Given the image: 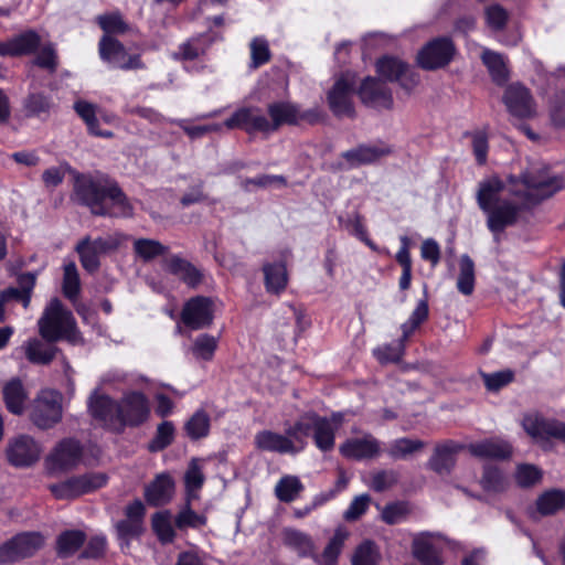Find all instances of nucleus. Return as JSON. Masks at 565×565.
I'll use <instances>...</instances> for the list:
<instances>
[{
	"label": "nucleus",
	"instance_id": "f257e3e1",
	"mask_svg": "<svg viewBox=\"0 0 565 565\" xmlns=\"http://www.w3.org/2000/svg\"><path fill=\"white\" fill-rule=\"evenodd\" d=\"M73 200L87 206L92 214L128 217L132 207L116 181L102 173L73 172Z\"/></svg>",
	"mask_w": 565,
	"mask_h": 565
},
{
	"label": "nucleus",
	"instance_id": "f03ea898",
	"mask_svg": "<svg viewBox=\"0 0 565 565\" xmlns=\"http://www.w3.org/2000/svg\"><path fill=\"white\" fill-rule=\"evenodd\" d=\"M504 189V181L498 175H491L478 183L476 192L477 205L484 215L487 230L497 245L501 244L504 232L519 223L524 210L522 203L501 195Z\"/></svg>",
	"mask_w": 565,
	"mask_h": 565
},
{
	"label": "nucleus",
	"instance_id": "7ed1b4c3",
	"mask_svg": "<svg viewBox=\"0 0 565 565\" xmlns=\"http://www.w3.org/2000/svg\"><path fill=\"white\" fill-rule=\"evenodd\" d=\"M39 333L47 342L61 339L72 341L77 331L73 313L64 307L58 298H53L45 307L38 321Z\"/></svg>",
	"mask_w": 565,
	"mask_h": 565
},
{
	"label": "nucleus",
	"instance_id": "20e7f679",
	"mask_svg": "<svg viewBox=\"0 0 565 565\" xmlns=\"http://www.w3.org/2000/svg\"><path fill=\"white\" fill-rule=\"evenodd\" d=\"M40 532H22L0 545V565L17 563L33 556L43 545Z\"/></svg>",
	"mask_w": 565,
	"mask_h": 565
},
{
	"label": "nucleus",
	"instance_id": "39448f33",
	"mask_svg": "<svg viewBox=\"0 0 565 565\" xmlns=\"http://www.w3.org/2000/svg\"><path fill=\"white\" fill-rule=\"evenodd\" d=\"M456 54L454 41L448 36H437L428 41L417 54L418 65L426 71L447 66Z\"/></svg>",
	"mask_w": 565,
	"mask_h": 565
},
{
	"label": "nucleus",
	"instance_id": "423d86ee",
	"mask_svg": "<svg viewBox=\"0 0 565 565\" xmlns=\"http://www.w3.org/2000/svg\"><path fill=\"white\" fill-rule=\"evenodd\" d=\"M107 479L103 472H88L51 484L49 489L56 499L70 500L102 488L106 484Z\"/></svg>",
	"mask_w": 565,
	"mask_h": 565
},
{
	"label": "nucleus",
	"instance_id": "0eeeda50",
	"mask_svg": "<svg viewBox=\"0 0 565 565\" xmlns=\"http://www.w3.org/2000/svg\"><path fill=\"white\" fill-rule=\"evenodd\" d=\"M100 58L115 68L124 71L143 70L139 54H129L124 44L114 36L103 35L98 43Z\"/></svg>",
	"mask_w": 565,
	"mask_h": 565
},
{
	"label": "nucleus",
	"instance_id": "6e6552de",
	"mask_svg": "<svg viewBox=\"0 0 565 565\" xmlns=\"http://www.w3.org/2000/svg\"><path fill=\"white\" fill-rule=\"evenodd\" d=\"M376 73L385 84L397 82L407 92L419 83L418 74L411 66L398 57L385 55L375 64Z\"/></svg>",
	"mask_w": 565,
	"mask_h": 565
},
{
	"label": "nucleus",
	"instance_id": "1a4fd4ad",
	"mask_svg": "<svg viewBox=\"0 0 565 565\" xmlns=\"http://www.w3.org/2000/svg\"><path fill=\"white\" fill-rule=\"evenodd\" d=\"M525 433L543 448L551 438L558 439L565 444V422L554 418H545L540 414L525 415L522 420Z\"/></svg>",
	"mask_w": 565,
	"mask_h": 565
},
{
	"label": "nucleus",
	"instance_id": "9d476101",
	"mask_svg": "<svg viewBox=\"0 0 565 565\" xmlns=\"http://www.w3.org/2000/svg\"><path fill=\"white\" fill-rule=\"evenodd\" d=\"M62 419V395L53 390H44L34 402L31 420L41 429H47Z\"/></svg>",
	"mask_w": 565,
	"mask_h": 565
},
{
	"label": "nucleus",
	"instance_id": "9b49d317",
	"mask_svg": "<svg viewBox=\"0 0 565 565\" xmlns=\"http://www.w3.org/2000/svg\"><path fill=\"white\" fill-rule=\"evenodd\" d=\"M83 449L75 439L62 440L46 458V468L51 475L67 472L78 466Z\"/></svg>",
	"mask_w": 565,
	"mask_h": 565
},
{
	"label": "nucleus",
	"instance_id": "f8f14e48",
	"mask_svg": "<svg viewBox=\"0 0 565 565\" xmlns=\"http://www.w3.org/2000/svg\"><path fill=\"white\" fill-rule=\"evenodd\" d=\"M354 84L344 76L335 79L327 93V102L331 113L337 118H354L355 108L353 104Z\"/></svg>",
	"mask_w": 565,
	"mask_h": 565
},
{
	"label": "nucleus",
	"instance_id": "ddd939ff",
	"mask_svg": "<svg viewBox=\"0 0 565 565\" xmlns=\"http://www.w3.org/2000/svg\"><path fill=\"white\" fill-rule=\"evenodd\" d=\"M391 153H393V149L390 145L377 141L375 143H360L352 149L343 151L341 158L347 161L348 169H353L376 163Z\"/></svg>",
	"mask_w": 565,
	"mask_h": 565
},
{
	"label": "nucleus",
	"instance_id": "4468645a",
	"mask_svg": "<svg viewBox=\"0 0 565 565\" xmlns=\"http://www.w3.org/2000/svg\"><path fill=\"white\" fill-rule=\"evenodd\" d=\"M358 94L361 102L370 108L391 109L394 104L392 90L383 81L376 77H365L359 87Z\"/></svg>",
	"mask_w": 565,
	"mask_h": 565
},
{
	"label": "nucleus",
	"instance_id": "2eb2a0df",
	"mask_svg": "<svg viewBox=\"0 0 565 565\" xmlns=\"http://www.w3.org/2000/svg\"><path fill=\"white\" fill-rule=\"evenodd\" d=\"M118 424L121 426H138L149 415V405L145 394L130 392L118 403Z\"/></svg>",
	"mask_w": 565,
	"mask_h": 565
},
{
	"label": "nucleus",
	"instance_id": "dca6fc26",
	"mask_svg": "<svg viewBox=\"0 0 565 565\" xmlns=\"http://www.w3.org/2000/svg\"><path fill=\"white\" fill-rule=\"evenodd\" d=\"M57 105L52 95L33 86L21 100V113L25 118L46 120L56 109Z\"/></svg>",
	"mask_w": 565,
	"mask_h": 565
},
{
	"label": "nucleus",
	"instance_id": "f3484780",
	"mask_svg": "<svg viewBox=\"0 0 565 565\" xmlns=\"http://www.w3.org/2000/svg\"><path fill=\"white\" fill-rule=\"evenodd\" d=\"M503 102L509 113L518 118H529L535 113L532 94L521 83H513L507 87Z\"/></svg>",
	"mask_w": 565,
	"mask_h": 565
},
{
	"label": "nucleus",
	"instance_id": "a211bd4d",
	"mask_svg": "<svg viewBox=\"0 0 565 565\" xmlns=\"http://www.w3.org/2000/svg\"><path fill=\"white\" fill-rule=\"evenodd\" d=\"M463 449V445L454 440L437 444L426 467L438 476H448L452 472L457 462V454Z\"/></svg>",
	"mask_w": 565,
	"mask_h": 565
},
{
	"label": "nucleus",
	"instance_id": "6ab92c4d",
	"mask_svg": "<svg viewBox=\"0 0 565 565\" xmlns=\"http://www.w3.org/2000/svg\"><path fill=\"white\" fill-rule=\"evenodd\" d=\"M212 301L202 296L190 299L181 313L183 323L193 329H202L209 327L213 321Z\"/></svg>",
	"mask_w": 565,
	"mask_h": 565
},
{
	"label": "nucleus",
	"instance_id": "aec40b11",
	"mask_svg": "<svg viewBox=\"0 0 565 565\" xmlns=\"http://www.w3.org/2000/svg\"><path fill=\"white\" fill-rule=\"evenodd\" d=\"M41 447L30 436L15 438L8 447V460L14 467H30L40 459Z\"/></svg>",
	"mask_w": 565,
	"mask_h": 565
},
{
	"label": "nucleus",
	"instance_id": "412c9836",
	"mask_svg": "<svg viewBox=\"0 0 565 565\" xmlns=\"http://www.w3.org/2000/svg\"><path fill=\"white\" fill-rule=\"evenodd\" d=\"M469 454L479 459H492L504 461L512 457L513 446L510 441L491 437L476 443H470L467 446Z\"/></svg>",
	"mask_w": 565,
	"mask_h": 565
},
{
	"label": "nucleus",
	"instance_id": "4be33fe9",
	"mask_svg": "<svg viewBox=\"0 0 565 565\" xmlns=\"http://www.w3.org/2000/svg\"><path fill=\"white\" fill-rule=\"evenodd\" d=\"M339 451L341 456L350 460L373 459L380 454V443L372 435L362 438H349L340 445Z\"/></svg>",
	"mask_w": 565,
	"mask_h": 565
},
{
	"label": "nucleus",
	"instance_id": "5701e85b",
	"mask_svg": "<svg viewBox=\"0 0 565 565\" xmlns=\"http://www.w3.org/2000/svg\"><path fill=\"white\" fill-rule=\"evenodd\" d=\"M521 178L524 186L532 190L533 195H535L539 201L552 198L565 186V180L562 175L543 177L526 172L523 173Z\"/></svg>",
	"mask_w": 565,
	"mask_h": 565
},
{
	"label": "nucleus",
	"instance_id": "b1692460",
	"mask_svg": "<svg viewBox=\"0 0 565 565\" xmlns=\"http://www.w3.org/2000/svg\"><path fill=\"white\" fill-rule=\"evenodd\" d=\"M88 411L95 419L105 425L118 424V403L107 395L99 394L97 390L88 398Z\"/></svg>",
	"mask_w": 565,
	"mask_h": 565
},
{
	"label": "nucleus",
	"instance_id": "393cba45",
	"mask_svg": "<svg viewBox=\"0 0 565 565\" xmlns=\"http://www.w3.org/2000/svg\"><path fill=\"white\" fill-rule=\"evenodd\" d=\"M264 285L269 295L280 296L287 288L289 275L285 260L264 263Z\"/></svg>",
	"mask_w": 565,
	"mask_h": 565
},
{
	"label": "nucleus",
	"instance_id": "a878e982",
	"mask_svg": "<svg viewBox=\"0 0 565 565\" xmlns=\"http://www.w3.org/2000/svg\"><path fill=\"white\" fill-rule=\"evenodd\" d=\"M255 445L263 451L296 455L303 449V445L297 447L295 443L278 433L263 430L255 436Z\"/></svg>",
	"mask_w": 565,
	"mask_h": 565
},
{
	"label": "nucleus",
	"instance_id": "bb28decb",
	"mask_svg": "<svg viewBox=\"0 0 565 565\" xmlns=\"http://www.w3.org/2000/svg\"><path fill=\"white\" fill-rule=\"evenodd\" d=\"M161 265L164 270L178 276L190 287H196L202 281V273L180 255H170L163 258Z\"/></svg>",
	"mask_w": 565,
	"mask_h": 565
},
{
	"label": "nucleus",
	"instance_id": "cd10ccee",
	"mask_svg": "<svg viewBox=\"0 0 565 565\" xmlns=\"http://www.w3.org/2000/svg\"><path fill=\"white\" fill-rule=\"evenodd\" d=\"M174 482L168 473H161L145 489V498L148 504L161 507L167 504L173 495Z\"/></svg>",
	"mask_w": 565,
	"mask_h": 565
},
{
	"label": "nucleus",
	"instance_id": "c85d7f7f",
	"mask_svg": "<svg viewBox=\"0 0 565 565\" xmlns=\"http://www.w3.org/2000/svg\"><path fill=\"white\" fill-rule=\"evenodd\" d=\"M430 532H423L414 537L412 553L422 565H444V561L431 542Z\"/></svg>",
	"mask_w": 565,
	"mask_h": 565
},
{
	"label": "nucleus",
	"instance_id": "c756f323",
	"mask_svg": "<svg viewBox=\"0 0 565 565\" xmlns=\"http://www.w3.org/2000/svg\"><path fill=\"white\" fill-rule=\"evenodd\" d=\"M218 40V35L213 32H206L193 36L179 46L174 57L179 60L192 61L206 53L210 46Z\"/></svg>",
	"mask_w": 565,
	"mask_h": 565
},
{
	"label": "nucleus",
	"instance_id": "7c9ffc66",
	"mask_svg": "<svg viewBox=\"0 0 565 565\" xmlns=\"http://www.w3.org/2000/svg\"><path fill=\"white\" fill-rule=\"evenodd\" d=\"M284 544L296 551L299 557H311L316 563H320L319 555L313 553V541L307 533L296 529H285Z\"/></svg>",
	"mask_w": 565,
	"mask_h": 565
},
{
	"label": "nucleus",
	"instance_id": "2f4dec72",
	"mask_svg": "<svg viewBox=\"0 0 565 565\" xmlns=\"http://www.w3.org/2000/svg\"><path fill=\"white\" fill-rule=\"evenodd\" d=\"M267 114L277 130L282 126H297L298 104L287 100L274 102L268 104Z\"/></svg>",
	"mask_w": 565,
	"mask_h": 565
},
{
	"label": "nucleus",
	"instance_id": "473e14b6",
	"mask_svg": "<svg viewBox=\"0 0 565 565\" xmlns=\"http://www.w3.org/2000/svg\"><path fill=\"white\" fill-rule=\"evenodd\" d=\"M53 343L36 338L28 340L23 345L26 359L33 364H49L57 352V348Z\"/></svg>",
	"mask_w": 565,
	"mask_h": 565
},
{
	"label": "nucleus",
	"instance_id": "72a5a7b5",
	"mask_svg": "<svg viewBox=\"0 0 565 565\" xmlns=\"http://www.w3.org/2000/svg\"><path fill=\"white\" fill-rule=\"evenodd\" d=\"M536 512L541 516L554 515L565 509V490L552 488L541 493L535 501Z\"/></svg>",
	"mask_w": 565,
	"mask_h": 565
},
{
	"label": "nucleus",
	"instance_id": "f704fd0d",
	"mask_svg": "<svg viewBox=\"0 0 565 565\" xmlns=\"http://www.w3.org/2000/svg\"><path fill=\"white\" fill-rule=\"evenodd\" d=\"M132 250L143 263H150L158 257H167L169 247L152 238H137L134 241Z\"/></svg>",
	"mask_w": 565,
	"mask_h": 565
},
{
	"label": "nucleus",
	"instance_id": "c9c22d12",
	"mask_svg": "<svg viewBox=\"0 0 565 565\" xmlns=\"http://www.w3.org/2000/svg\"><path fill=\"white\" fill-rule=\"evenodd\" d=\"M424 297L419 299L409 315L408 319L402 323L401 330L404 333V339L409 337L428 319L429 306H428V290L427 286H424Z\"/></svg>",
	"mask_w": 565,
	"mask_h": 565
},
{
	"label": "nucleus",
	"instance_id": "e433bc0d",
	"mask_svg": "<svg viewBox=\"0 0 565 565\" xmlns=\"http://www.w3.org/2000/svg\"><path fill=\"white\" fill-rule=\"evenodd\" d=\"M481 58L492 82L499 86L505 85L510 74L503 56L497 52L486 50Z\"/></svg>",
	"mask_w": 565,
	"mask_h": 565
},
{
	"label": "nucleus",
	"instance_id": "4c0bfd02",
	"mask_svg": "<svg viewBox=\"0 0 565 565\" xmlns=\"http://www.w3.org/2000/svg\"><path fill=\"white\" fill-rule=\"evenodd\" d=\"M3 397L7 408L15 415L22 414L26 393L22 382L18 379L9 381L3 387Z\"/></svg>",
	"mask_w": 565,
	"mask_h": 565
},
{
	"label": "nucleus",
	"instance_id": "58836bf2",
	"mask_svg": "<svg viewBox=\"0 0 565 565\" xmlns=\"http://www.w3.org/2000/svg\"><path fill=\"white\" fill-rule=\"evenodd\" d=\"M76 114L84 120L90 135L103 138H111L114 134L109 130H100L99 122L96 117V106L85 102L78 100L74 104Z\"/></svg>",
	"mask_w": 565,
	"mask_h": 565
},
{
	"label": "nucleus",
	"instance_id": "ea45409f",
	"mask_svg": "<svg viewBox=\"0 0 565 565\" xmlns=\"http://www.w3.org/2000/svg\"><path fill=\"white\" fill-rule=\"evenodd\" d=\"M399 242H401V247L395 255L396 262L402 267V275L399 277L398 286H399L401 290H406L411 286L412 270H413V264H412V258H411V253H409L411 238L406 235H402L399 237Z\"/></svg>",
	"mask_w": 565,
	"mask_h": 565
},
{
	"label": "nucleus",
	"instance_id": "a19ab883",
	"mask_svg": "<svg viewBox=\"0 0 565 565\" xmlns=\"http://www.w3.org/2000/svg\"><path fill=\"white\" fill-rule=\"evenodd\" d=\"M407 340L404 339V333L402 332L401 338L397 340L373 349V356L383 365L398 363L405 354V343Z\"/></svg>",
	"mask_w": 565,
	"mask_h": 565
},
{
	"label": "nucleus",
	"instance_id": "79ce46f5",
	"mask_svg": "<svg viewBox=\"0 0 565 565\" xmlns=\"http://www.w3.org/2000/svg\"><path fill=\"white\" fill-rule=\"evenodd\" d=\"M382 555L377 544L372 540H363L354 550L351 565H380Z\"/></svg>",
	"mask_w": 565,
	"mask_h": 565
},
{
	"label": "nucleus",
	"instance_id": "37998d69",
	"mask_svg": "<svg viewBox=\"0 0 565 565\" xmlns=\"http://www.w3.org/2000/svg\"><path fill=\"white\" fill-rule=\"evenodd\" d=\"M479 483L486 492L500 493L507 488V478L498 466L487 463L482 468Z\"/></svg>",
	"mask_w": 565,
	"mask_h": 565
},
{
	"label": "nucleus",
	"instance_id": "c03bdc74",
	"mask_svg": "<svg viewBox=\"0 0 565 565\" xmlns=\"http://www.w3.org/2000/svg\"><path fill=\"white\" fill-rule=\"evenodd\" d=\"M86 541V535L79 530H68L61 533L56 541V552L60 557L73 555Z\"/></svg>",
	"mask_w": 565,
	"mask_h": 565
},
{
	"label": "nucleus",
	"instance_id": "a18cd8bd",
	"mask_svg": "<svg viewBox=\"0 0 565 565\" xmlns=\"http://www.w3.org/2000/svg\"><path fill=\"white\" fill-rule=\"evenodd\" d=\"M305 489L297 476L286 475L279 479L275 487V494L280 502L290 503L297 499Z\"/></svg>",
	"mask_w": 565,
	"mask_h": 565
},
{
	"label": "nucleus",
	"instance_id": "49530a36",
	"mask_svg": "<svg viewBox=\"0 0 565 565\" xmlns=\"http://www.w3.org/2000/svg\"><path fill=\"white\" fill-rule=\"evenodd\" d=\"M11 39L15 57L35 53L41 45V36L35 30H26Z\"/></svg>",
	"mask_w": 565,
	"mask_h": 565
},
{
	"label": "nucleus",
	"instance_id": "de8ad7c7",
	"mask_svg": "<svg viewBox=\"0 0 565 565\" xmlns=\"http://www.w3.org/2000/svg\"><path fill=\"white\" fill-rule=\"evenodd\" d=\"M475 263L468 254H463L459 260L458 291L465 296L471 295L475 290Z\"/></svg>",
	"mask_w": 565,
	"mask_h": 565
},
{
	"label": "nucleus",
	"instance_id": "09e8293b",
	"mask_svg": "<svg viewBox=\"0 0 565 565\" xmlns=\"http://www.w3.org/2000/svg\"><path fill=\"white\" fill-rule=\"evenodd\" d=\"M206 524V516L196 513L191 508V501L186 499L185 504L180 509L174 518V526L180 531L186 529H200Z\"/></svg>",
	"mask_w": 565,
	"mask_h": 565
},
{
	"label": "nucleus",
	"instance_id": "8fccbe9b",
	"mask_svg": "<svg viewBox=\"0 0 565 565\" xmlns=\"http://www.w3.org/2000/svg\"><path fill=\"white\" fill-rule=\"evenodd\" d=\"M317 429L313 434V441L317 448L323 452L331 451L335 444V428L332 426L330 419L326 416L319 419Z\"/></svg>",
	"mask_w": 565,
	"mask_h": 565
},
{
	"label": "nucleus",
	"instance_id": "3c124183",
	"mask_svg": "<svg viewBox=\"0 0 565 565\" xmlns=\"http://www.w3.org/2000/svg\"><path fill=\"white\" fill-rule=\"evenodd\" d=\"M424 447L425 443L423 440L401 437L391 444L387 455L394 460H403L422 450Z\"/></svg>",
	"mask_w": 565,
	"mask_h": 565
},
{
	"label": "nucleus",
	"instance_id": "603ef678",
	"mask_svg": "<svg viewBox=\"0 0 565 565\" xmlns=\"http://www.w3.org/2000/svg\"><path fill=\"white\" fill-rule=\"evenodd\" d=\"M347 533L342 530H335L333 536L329 540L322 554L319 556L318 565H337L339 556L344 545Z\"/></svg>",
	"mask_w": 565,
	"mask_h": 565
},
{
	"label": "nucleus",
	"instance_id": "864d4df0",
	"mask_svg": "<svg viewBox=\"0 0 565 565\" xmlns=\"http://www.w3.org/2000/svg\"><path fill=\"white\" fill-rule=\"evenodd\" d=\"M96 21L105 32L104 35L125 34L130 30L129 24L124 20L119 11L100 14L96 18Z\"/></svg>",
	"mask_w": 565,
	"mask_h": 565
},
{
	"label": "nucleus",
	"instance_id": "5fc2aeb1",
	"mask_svg": "<svg viewBox=\"0 0 565 565\" xmlns=\"http://www.w3.org/2000/svg\"><path fill=\"white\" fill-rule=\"evenodd\" d=\"M204 480L205 478L199 465V460L192 459L184 475L186 499H189V501L198 498L196 492L202 488Z\"/></svg>",
	"mask_w": 565,
	"mask_h": 565
},
{
	"label": "nucleus",
	"instance_id": "6e6d98bb",
	"mask_svg": "<svg viewBox=\"0 0 565 565\" xmlns=\"http://www.w3.org/2000/svg\"><path fill=\"white\" fill-rule=\"evenodd\" d=\"M184 429L188 436L193 440L206 437L210 431L209 415L202 409L196 411L185 423Z\"/></svg>",
	"mask_w": 565,
	"mask_h": 565
},
{
	"label": "nucleus",
	"instance_id": "4d7b16f0",
	"mask_svg": "<svg viewBox=\"0 0 565 565\" xmlns=\"http://www.w3.org/2000/svg\"><path fill=\"white\" fill-rule=\"evenodd\" d=\"M249 50H250V62H249V70L250 68H258L266 63H268L271 58V51L269 49V43L266 38L264 36H256L249 43Z\"/></svg>",
	"mask_w": 565,
	"mask_h": 565
},
{
	"label": "nucleus",
	"instance_id": "13d9d810",
	"mask_svg": "<svg viewBox=\"0 0 565 565\" xmlns=\"http://www.w3.org/2000/svg\"><path fill=\"white\" fill-rule=\"evenodd\" d=\"M174 425L172 422L164 420L157 427L156 435L149 443L148 449L151 452H158L170 446L174 439Z\"/></svg>",
	"mask_w": 565,
	"mask_h": 565
},
{
	"label": "nucleus",
	"instance_id": "bf43d9fd",
	"mask_svg": "<svg viewBox=\"0 0 565 565\" xmlns=\"http://www.w3.org/2000/svg\"><path fill=\"white\" fill-rule=\"evenodd\" d=\"M483 384L489 392H499L514 381L515 372L504 369L492 373L481 372Z\"/></svg>",
	"mask_w": 565,
	"mask_h": 565
},
{
	"label": "nucleus",
	"instance_id": "052dcab7",
	"mask_svg": "<svg viewBox=\"0 0 565 565\" xmlns=\"http://www.w3.org/2000/svg\"><path fill=\"white\" fill-rule=\"evenodd\" d=\"M152 529L162 543H171L175 532L169 512H157L152 516Z\"/></svg>",
	"mask_w": 565,
	"mask_h": 565
},
{
	"label": "nucleus",
	"instance_id": "680f3d73",
	"mask_svg": "<svg viewBox=\"0 0 565 565\" xmlns=\"http://www.w3.org/2000/svg\"><path fill=\"white\" fill-rule=\"evenodd\" d=\"M79 260L84 269L89 273L96 271L99 266V254L89 245V236L84 237L76 246Z\"/></svg>",
	"mask_w": 565,
	"mask_h": 565
},
{
	"label": "nucleus",
	"instance_id": "e2e57ef3",
	"mask_svg": "<svg viewBox=\"0 0 565 565\" xmlns=\"http://www.w3.org/2000/svg\"><path fill=\"white\" fill-rule=\"evenodd\" d=\"M217 348V339L210 334H200L193 342L192 353L196 359L210 361Z\"/></svg>",
	"mask_w": 565,
	"mask_h": 565
},
{
	"label": "nucleus",
	"instance_id": "0e129e2a",
	"mask_svg": "<svg viewBox=\"0 0 565 565\" xmlns=\"http://www.w3.org/2000/svg\"><path fill=\"white\" fill-rule=\"evenodd\" d=\"M79 276L74 263L64 266L63 294L70 300H75L79 295Z\"/></svg>",
	"mask_w": 565,
	"mask_h": 565
},
{
	"label": "nucleus",
	"instance_id": "69168bd1",
	"mask_svg": "<svg viewBox=\"0 0 565 565\" xmlns=\"http://www.w3.org/2000/svg\"><path fill=\"white\" fill-rule=\"evenodd\" d=\"M409 513L408 503L405 501H394L387 503L381 513L382 521L388 525L401 523Z\"/></svg>",
	"mask_w": 565,
	"mask_h": 565
},
{
	"label": "nucleus",
	"instance_id": "338daca9",
	"mask_svg": "<svg viewBox=\"0 0 565 565\" xmlns=\"http://www.w3.org/2000/svg\"><path fill=\"white\" fill-rule=\"evenodd\" d=\"M542 470L531 463H521L516 467L515 480L521 488H530L541 481Z\"/></svg>",
	"mask_w": 565,
	"mask_h": 565
},
{
	"label": "nucleus",
	"instance_id": "774afa93",
	"mask_svg": "<svg viewBox=\"0 0 565 565\" xmlns=\"http://www.w3.org/2000/svg\"><path fill=\"white\" fill-rule=\"evenodd\" d=\"M465 136H471L472 151L477 164H486L489 151V141L487 134L484 131L477 130L473 132H466Z\"/></svg>",
	"mask_w": 565,
	"mask_h": 565
}]
</instances>
